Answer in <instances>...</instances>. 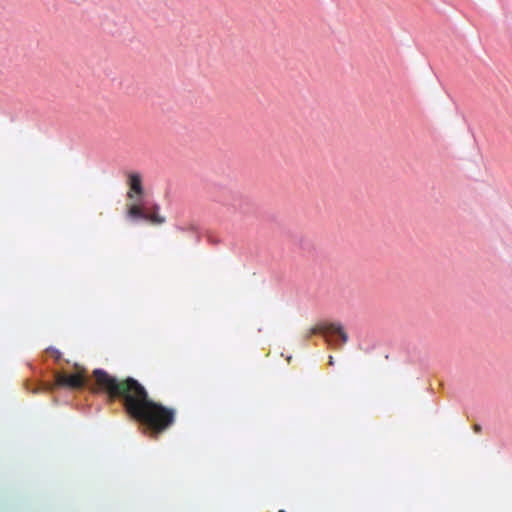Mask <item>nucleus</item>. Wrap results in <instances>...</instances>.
Returning a JSON list of instances; mask_svg holds the SVG:
<instances>
[{
  "instance_id": "nucleus-1",
  "label": "nucleus",
  "mask_w": 512,
  "mask_h": 512,
  "mask_svg": "<svg viewBox=\"0 0 512 512\" xmlns=\"http://www.w3.org/2000/svg\"><path fill=\"white\" fill-rule=\"evenodd\" d=\"M93 377L97 390L110 400H120L127 415L142 424L151 437L157 438L175 423L176 410L153 401L136 379L119 380L103 369H95Z\"/></svg>"
},
{
  "instance_id": "nucleus-2",
  "label": "nucleus",
  "mask_w": 512,
  "mask_h": 512,
  "mask_svg": "<svg viewBox=\"0 0 512 512\" xmlns=\"http://www.w3.org/2000/svg\"><path fill=\"white\" fill-rule=\"evenodd\" d=\"M158 211L159 206L156 204L152 208H145L139 203H133L127 207V216L131 219H143L158 225L165 222V218L160 216Z\"/></svg>"
},
{
  "instance_id": "nucleus-3",
  "label": "nucleus",
  "mask_w": 512,
  "mask_h": 512,
  "mask_svg": "<svg viewBox=\"0 0 512 512\" xmlns=\"http://www.w3.org/2000/svg\"><path fill=\"white\" fill-rule=\"evenodd\" d=\"M85 382V370L81 368L77 371V373L72 375H67L65 373H57L55 375V383L51 385L45 384L41 389L52 390L55 386L67 387L71 389H80L85 385Z\"/></svg>"
},
{
  "instance_id": "nucleus-4",
  "label": "nucleus",
  "mask_w": 512,
  "mask_h": 512,
  "mask_svg": "<svg viewBox=\"0 0 512 512\" xmlns=\"http://www.w3.org/2000/svg\"><path fill=\"white\" fill-rule=\"evenodd\" d=\"M312 333L322 334L331 343H337V338L340 339L341 344H345L348 341V335L339 323L319 325L312 329Z\"/></svg>"
},
{
  "instance_id": "nucleus-5",
  "label": "nucleus",
  "mask_w": 512,
  "mask_h": 512,
  "mask_svg": "<svg viewBox=\"0 0 512 512\" xmlns=\"http://www.w3.org/2000/svg\"><path fill=\"white\" fill-rule=\"evenodd\" d=\"M130 191L127 193V197L129 199H134V194L141 196L144 192L143 186H142V179L140 174L138 173H132L129 175V181H128Z\"/></svg>"
},
{
  "instance_id": "nucleus-6",
  "label": "nucleus",
  "mask_w": 512,
  "mask_h": 512,
  "mask_svg": "<svg viewBox=\"0 0 512 512\" xmlns=\"http://www.w3.org/2000/svg\"><path fill=\"white\" fill-rule=\"evenodd\" d=\"M51 352L56 360H59L61 358V353L58 350L52 349Z\"/></svg>"
},
{
  "instance_id": "nucleus-7",
  "label": "nucleus",
  "mask_w": 512,
  "mask_h": 512,
  "mask_svg": "<svg viewBox=\"0 0 512 512\" xmlns=\"http://www.w3.org/2000/svg\"><path fill=\"white\" fill-rule=\"evenodd\" d=\"M473 429H474V431H475L476 433H479V432L481 431V426H480V425H478V424H475V425L473 426Z\"/></svg>"
},
{
  "instance_id": "nucleus-8",
  "label": "nucleus",
  "mask_w": 512,
  "mask_h": 512,
  "mask_svg": "<svg viewBox=\"0 0 512 512\" xmlns=\"http://www.w3.org/2000/svg\"><path fill=\"white\" fill-rule=\"evenodd\" d=\"M38 391H39V389H34L32 392L37 393Z\"/></svg>"
},
{
  "instance_id": "nucleus-9",
  "label": "nucleus",
  "mask_w": 512,
  "mask_h": 512,
  "mask_svg": "<svg viewBox=\"0 0 512 512\" xmlns=\"http://www.w3.org/2000/svg\"><path fill=\"white\" fill-rule=\"evenodd\" d=\"M278 512H286L285 510H279Z\"/></svg>"
}]
</instances>
